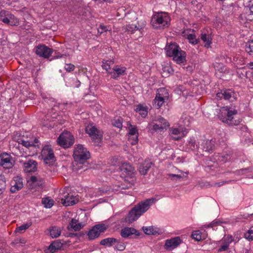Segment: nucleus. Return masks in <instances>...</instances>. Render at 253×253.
Listing matches in <instances>:
<instances>
[{"label":"nucleus","instance_id":"1","mask_svg":"<svg viewBox=\"0 0 253 253\" xmlns=\"http://www.w3.org/2000/svg\"><path fill=\"white\" fill-rule=\"evenodd\" d=\"M156 201L155 198H150L139 202L129 212L126 217V221L132 223L137 220L150 208Z\"/></svg>","mask_w":253,"mask_h":253},{"label":"nucleus","instance_id":"2","mask_svg":"<svg viewBox=\"0 0 253 253\" xmlns=\"http://www.w3.org/2000/svg\"><path fill=\"white\" fill-rule=\"evenodd\" d=\"M169 126V122L163 117L158 116L154 118L148 124V129L151 133L166 130Z\"/></svg>","mask_w":253,"mask_h":253},{"label":"nucleus","instance_id":"3","mask_svg":"<svg viewBox=\"0 0 253 253\" xmlns=\"http://www.w3.org/2000/svg\"><path fill=\"white\" fill-rule=\"evenodd\" d=\"M170 18L167 13L161 12L154 14L151 19V24L154 28H164L169 25Z\"/></svg>","mask_w":253,"mask_h":253},{"label":"nucleus","instance_id":"4","mask_svg":"<svg viewBox=\"0 0 253 253\" xmlns=\"http://www.w3.org/2000/svg\"><path fill=\"white\" fill-rule=\"evenodd\" d=\"M237 114V110L232 107L227 106L223 107L222 110V114L225 116V118H222V121L231 126H237L240 121L239 120H236L234 116Z\"/></svg>","mask_w":253,"mask_h":253},{"label":"nucleus","instance_id":"5","mask_svg":"<svg viewBox=\"0 0 253 253\" xmlns=\"http://www.w3.org/2000/svg\"><path fill=\"white\" fill-rule=\"evenodd\" d=\"M73 156L76 162L84 164L89 158L90 153L83 145L78 144L75 148Z\"/></svg>","mask_w":253,"mask_h":253},{"label":"nucleus","instance_id":"6","mask_svg":"<svg viewBox=\"0 0 253 253\" xmlns=\"http://www.w3.org/2000/svg\"><path fill=\"white\" fill-rule=\"evenodd\" d=\"M58 144L64 148L71 147L74 143V137L72 133L64 131L57 139Z\"/></svg>","mask_w":253,"mask_h":253},{"label":"nucleus","instance_id":"7","mask_svg":"<svg viewBox=\"0 0 253 253\" xmlns=\"http://www.w3.org/2000/svg\"><path fill=\"white\" fill-rule=\"evenodd\" d=\"M237 94L232 89H222L217 93L216 98L217 100L224 99L229 102H233L237 99Z\"/></svg>","mask_w":253,"mask_h":253},{"label":"nucleus","instance_id":"8","mask_svg":"<svg viewBox=\"0 0 253 253\" xmlns=\"http://www.w3.org/2000/svg\"><path fill=\"white\" fill-rule=\"evenodd\" d=\"M0 20L11 26H16L19 23L18 19L10 12L0 10Z\"/></svg>","mask_w":253,"mask_h":253},{"label":"nucleus","instance_id":"9","mask_svg":"<svg viewBox=\"0 0 253 253\" xmlns=\"http://www.w3.org/2000/svg\"><path fill=\"white\" fill-rule=\"evenodd\" d=\"M169 135L171 139L174 140H179L181 138L185 136L187 131L185 127L181 126L178 127L172 126L170 128Z\"/></svg>","mask_w":253,"mask_h":253},{"label":"nucleus","instance_id":"10","mask_svg":"<svg viewBox=\"0 0 253 253\" xmlns=\"http://www.w3.org/2000/svg\"><path fill=\"white\" fill-rule=\"evenodd\" d=\"M233 241L232 236L230 235H225L221 240L218 242L217 252L220 253L228 251L230 244Z\"/></svg>","mask_w":253,"mask_h":253},{"label":"nucleus","instance_id":"11","mask_svg":"<svg viewBox=\"0 0 253 253\" xmlns=\"http://www.w3.org/2000/svg\"><path fill=\"white\" fill-rule=\"evenodd\" d=\"M106 228L104 224H98L94 225L88 232V239L92 240L98 238L101 233L104 232Z\"/></svg>","mask_w":253,"mask_h":253},{"label":"nucleus","instance_id":"12","mask_svg":"<svg viewBox=\"0 0 253 253\" xmlns=\"http://www.w3.org/2000/svg\"><path fill=\"white\" fill-rule=\"evenodd\" d=\"M19 162L22 165L25 172H33L37 170V163L33 160L27 158L25 160L20 159Z\"/></svg>","mask_w":253,"mask_h":253},{"label":"nucleus","instance_id":"13","mask_svg":"<svg viewBox=\"0 0 253 253\" xmlns=\"http://www.w3.org/2000/svg\"><path fill=\"white\" fill-rule=\"evenodd\" d=\"M59 200L61 203L65 206H73L79 201V199L76 196L69 193H63L60 196Z\"/></svg>","mask_w":253,"mask_h":253},{"label":"nucleus","instance_id":"14","mask_svg":"<svg viewBox=\"0 0 253 253\" xmlns=\"http://www.w3.org/2000/svg\"><path fill=\"white\" fill-rule=\"evenodd\" d=\"M41 154L42 158L46 164H50L55 160L53 150L48 146H45L42 148Z\"/></svg>","mask_w":253,"mask_h":253},{"label":"nucleus","instance_id":"15","mask_svg":"<svg viewBox=\"0 0 253 253\" xmlns=\"http://www.w3.org/2000/svg\"><path fill=\"white\" fill-rule=\"evenodd\" d=\"M14 161L12 157L7 154L3 153L0 155V165L4 169H11L14 165Z\"/></svg>","mask_w":253,"mask_h":253},{"label":"nucleus","instance_id":"16","mask_svg":"<svg viewBox=\"0 0 253 253\" xmlns=\"http://www.w3.org/2000/svg\"><path fill=\"white\" fill-rule=\"evenodd\" d=\"M182 243L179 237H175L165 241L164 248L167 251H172L176 248Z\"/></svg>","mask_w":253,"mask_h":253},{"label":"nucleus","instance_id":"17","mask_svg":"<svg viewBox=\"0 0 253 253\" xmlns=\"http://www.w3.org/2000/svg\"><path fill=\"white\" fill-rule=\"evenodd\" d=\"M201 40L204 43V46L206 48H210L211 47L212 43V38L211 36V33L210 31L207 29H203L201 31V33L200 36Z\"/></svg>","mask_w":253,"mask_h":253},{"label":"nucleus","instance_id":"18","mask_svg":"<svg viewBox=\"0 0 253 253\" xmlns=\"http://www.w3.org/2000/svg\"><path fill=\"white\" fill-rule=\"evenodd\" d=\"M109 74L111 75L112 79L117 80L119 77L126 74V68L121 65H115L112 70L109 72Z\"/></svg>","mask_w":253,"mask_h":253},{"label":"nucleus","instance_id":"19","mask_svg":"<svg viewBox=\"0 0 253 253\" xmlns=\"http://www.w3.org/2000/svg\"><path fill=\"white\" fill-rule=\"evenodd\" d=\"M52 49L44 45H39L36 48V54L44 58H48L52 53Z\"/></svg>","mask_w":253,"mask_h":253},{"label":"nucleus","instance_id":"20","mask_svg":"<svg viewBox=\"0 0 253 253\" xmlns=\"http://www.w3.org/2000/svg\"><path fill=\"white\" fill-rule=\"evenodd\" d=\"M85 132L89 134V136L91 137L92 139L97 141H99L102 136L98 130L91 125H88L86 127Z\"/></svg>","mask_w":253,"mask_h":253},{"label":"nucleus","instance_id":"21","mask_svg":"<svg viewBox=\"0 0 253 253\" xmlns=\"http://www.w3.org/2000/svg\"><path fill=\"white\" fill-rule=\"evenodd\" d=\"M23 187L22 178L19 176L15 177L11 181L10 191L12 193H16Z\"/></svg>","mask_w":253,"mask_h":253},{"label":"nucleus","instance_id":"22","mask_svg":"<svg viewBox=\"0 0 253 253\" xmlns=\"http://www.w3.org/2000/svg\"><path fill=\"white\" fill-rule=\"evenodd\" d=\"M128 130V140L132 145H135L138 141V129L135 126L130 125Z\"/></svg>","mask_w":253,"mask_h":253},{"label":"nucleus","instance_id":"23","mask_svg":"<svg viewBox=\"0 0 253 253\" xmlns=\"http://www.w3.org/2000/svg\"><path fill=\"white\" fill-rule=\"evenodd\" d=\"M39 140L37 139L34 140V142H30L29 141H26L24 140H20L18 144L22 145V146H24L26 149H29L32 150L35 153L38 152V148H39Z\"/></svg>","mask_w":253,"mask_h":253},{"label":"nucleus","instance_id":"24","mask_svg":"<svg viewBox=\"0 0 253 253\" xmlns=\"http://www.w3.org/2000/svg\"><path fill=\"white\" fill-rule=\"evenodd\" d=\"M200 149L206 152H210L214 148V142L212 140L200 139Z\"/></svg>","mask_w":253,"mask_h":253},{"label":"nucleus","instance_id":"25","mask_svg":"<svg viewBox=\"0 0 253 253\" xmlns=\"http://www.w3.org/2000/svg\"><path fill=\"white\" fill-rule=\"evenodd\" d=\"M63 246L60 240L53 241L48 247L45 250V253H54L60 250Z\"/></svg>","mask_w":253,"mask_h":253},{"label":"nucleus","instance_id":"26","mask_svg":"<svg viewBox=\"0 0 253 253\" xmlns=\"http://www.w3.org/2000/svg\"><path fill=\"white\" fill-rule=\"evenodd\" d=\"M180 47L175 43H170L166 47V54L168 56L172 57L175 54L177 53Z\"/></svg>","mask_w":253,"mask_h":253},{"label":"nucleus","instance_id":"27","mask_svg":"<svg viewBox=\"0 0 253 253\" xmlns=\"http://www.w3.org/2000/svg\"><path fill=\"white\" fill-rule=\"evenodd\" d=\"M120 169L123 173L128 176H131L133 174V168L127 163H123L120 167Z\"/></svg>","mask_w":253,"mask_h":253},{"label":"nucleus","instance_id":"28","mask_svg":"<svg viewBox=\"0 0 253 253\" xmlns=\"http://www.w3.org/2000/svg\"><path fill=\"white\" fill-rule=\"evenodd\" d=\"M172 58L177 64L183 63L186 61V53L180 48L177 53L175 54Z\"/></svg>","mask_w":253,"mask_h":253},{"label":"nucleus","instance_id":"29","mask_svg":"<svg viewBox=\"0 0 253 253\" xmlns=\"http://www.w3.org/2000/svg\"><path fill=\"white\" fill-rule=\"evenodd\" d=\"M13 153L15 156L22 158L23 157L27 158V157L30 156V154H27V150L25 151L23 148L19 145V144H18L17 146L13 148Z\"/></svg>","mask_w":253,"mask_h":253},{"label":"nucleus","instance_id":"30","mask_svg":"<svg viewBox=\"0 0 253 253\" xmlns=\"http://www.w3.org/2000/svg\"><path fill=\"white\" fill-rule=\"evenodd\" d=\"M143 231L147 235H160L162 233L161 230L155 226H148V227H143Z\"/></svg>","mask_w":253,"mask_h":253},{"label":"nucleus","instance_id":"31","mask_svg":"<svg viewBox=\"0 0 253 253\" xmlns=\"http://www.w3.org/2000/svg\"><path fill=\"white\" fill-rule=\"evenodd\" d=\"M49 101H50L52 108L51 109L50 112L47 114V117H49V116H50L53 119L56 118L55 112L58 111L59 104H57L53 98H50L49 99Z\"/></svg>","mask_w":253,"mask_h":253},{"label":"nucleus","instance_id":"32","mask_svg":"<svg viewBox=\"0 0 253 253\" xmlns=\"http://www.w3.org/2000/svg\"><path fill=\"white\" fill-rule=\"evenodd\" d=\"M187 146L191 150H199L200 149V140L196 143V140L194 137H191L187 141Z\"/></svg>","mask_w":253,"mask_h":253},{"label":"nucleus","instance_id":"33","mask_svg":"<svg viewBox=\"0 0 253 253\" xmlns=\"http://www.w3.org/2000/svg\"><path fill=\"white\" fill-rule=\"evenodd\" d=\"M137 231L133 228L126 227L121 230V235L123 238H127L131 235L137 234Z\"/></svg>","mask_w":253,"mask_h":253},{"label":"nucleus","instance_id":"34","mask_svg":"<svg viewBox=\"0 0 253 253\" xmlns=\"http://www.w3.org/2000/svg\"><path fill=\"white\" fill-rule=\"evenodd\" d=\"M119 243V239L114 238H107L102 240L100 244L101 245L111 247Z\"/></svg>","mask_w":253,"mask_h":253},{"label":"nucleus","instance_id":"35","mask_svg":"<svg viewBox=\"0 0 253 253\" xmlns=\"http://www.w3.org/2000/svg\"><path fill=\"white\" fill-rule=\"evenodd\" d=\"M151 162H149V161H145L139 166L138 168L140 173L142 175L146 174L148 170L151 168Z\"/></svg>","mask_w":253,"mask_h":253},{"label":"nucleus","instance_id":"36","mask_svg":"<svg viewBox=\"0 0 253 253\" xmlns=\"http://www.w3.org/2000/svg\"><path fill=\"white\" fill-rule=\"evenodd\" d=\"M183 36L185 37L192 44H196L199 42V39H197L196 36L193 34L187 33L186 31L183 33Z\"/></svg>","mask_w":253,"mask_h":253},{"label":"nucleus","instance_id":"37","mask_svg":"<svg viewBox=\"0 0 253 253\" xmlns=\"http://www.w3.org/2000/svg\"><path fill=\"white\" fill-rule=\"evenodd\" d=\"M114 62L113 60H103L102 61V67L109 74V72L111 71L113 66H114Z\"/></svg>","mask_w":253,"mask_h":253},{"label":"nucleus","instance_id":"38","mask_svg":"<svg viewBox=\"0 0 253 253\" xmlns=\"http://www.w3.org/2000/svg\"><path fill=\"white\" fill-rule=\"evenodd\" d=\"M50 235L52 238L58 237L61 233V230L60 227L57 226H53L49 229Z\"/></svg>","mask_w":253,"mask_h":253},{"label":"nucleus","instance_id":"39","mask_svg":"<svg viewBox=\"0 0 253 253\" xmlns=\"http://www.w3.org/2000/svg\"><path fill=\"white\" fill-rule=\"evenodd\" d=\"M164 103V98L160 93H157L154 100V105L155 107L159 109Z\"/></svg>","mask_w":253,"mask_h":253},{"label":"nucleus","instance_id":"40","mask_svg":"<svg viewBox=\"0 0 253 253\" xmlns=\"http://www.w3.org/2000/svg\"><path fill=\"white\" fill-rule=\"evenodd\" d=\"M6 187V182L5 177L2 171L0 170V195L5 191Z\"/></svg>","mask_w":253,"mask_h":253},{"label":"nucleus","instance_id":"41","mask_svg":"<svg viewBox=\"0 0 253 253\" xmlns=\"http://www.w3.org/2000/svg\"><path fill=\"white\" fill-rule=\"evenodd\" d=\"M135 110L136 112L139 113L143 118H145L147 115L148 112L147 107L141 104H139L136 106Z\"/></svg>","mask_w":253,"mask_h":253},{"label":"nucleus","instance_id":"42","mask_svg":"<svg viewBox=\"0 0 253 253\" xmlns=\"http://www.w3.org/2000/svg\"><path fill=\"white\" fill-rule=\"evenodd\" d=\"M70 225L75 231H78L83 227V225L81 223H78V220L76 219H72Z\"/></svg>","mask_w":253,"mask_h":253},{"label":"nucleus","instance_id":"43","mask_svg":"<svg viewBox=\"0 0 253 253\" xmlns=\"http://www.w3.org/2000/svg\"><path fill=\"white\" fill-rule=\"evenodd\" d=\"M54 201L49 197L43 198L42 199V204L45 208H50L53 205Z\"/></svg>","mask_w":253,"mask_h":253},{"label":"nucleus","instance_id":"44","mask_svg":"<svg viewBox=\"0 0 253 253\" xmlns=\"http://www.w3.org/2000/svg\"><path fill=\"white\" fill-rule=\"evenodd\" d=\"M245 50L250 55L253 56V40L246 43Z\"/></svg>","mask_w":253,"mask_h":253},{"label":"nucleus","instance_id":"45","mask_svg":"<svg viewBox=\"0 0 253 253\" xmlns=\"http://www.w3.org/2000/svg\"><path fill=\"white\" fill-rule=\"evenodd\" d=\"M179 172H180V174H171V173H169L168 174V176L169 178H170L171 180H177V179H181L183 177L185 176L184 173L182 172L181 170H178ZM186 175H185V177Z\"/></svg>","mask_w":253,"mask_h":253},{"label":"nucleus","instance_id":"46","mask_svg":"<svg viewBox=\"0 0 253 253\" xmlns=\"http://www.w3.org/2000/svg\"><path fill=\"white\" fill-rule=\"evenodd\" d=\"M144 26H145L144 23L142 24V25L140 28H139V27H137L136 25L133 24H128V25H126V30L128 32L133 33L134 31H135L136 30H140V29H142V27H144Z\"/></svg>","mask_w":253,"mask_h":253},{"label":"nucleus","instance_id":"47","mask_svg":"<svg viewBox=\"0 0 253 253\" xmlns=\"http://www.w3.org/2000/svg\"><path fill=\"white\" fill-rule=\"evenodd\" d=\"M217 159H216L217 161H219L221 163H225L227 161H228L230 157L228 154H221L216 156Z\"/></svg>","mask_w":253,"mask_h":253},{"label":"nucleus","instance_id":"48","mask_svg":"<svg viewBox=\"0 0 253 253\" xmlns=\"http://www.w3.org/2000/svg\"><path fill=\"white\" fill-rule=\"evenodd\" d=\"M114 126L121 128L123 126V119L121 117L115 118L112 121Z\"/></svg>","mask_w":253,"mask_h":253},{"label":"nucleus","instance_id":"49","mask_svg":"<svg viewBox=\"0 0 253 253\" xmlns=\"http://www.w3.org/2000/svg\"><path fill=\"white\" fill-rule=\"evenodd\" d=\"M162 76H168L173 72V70L169 66H165L163 67Z\"/></svg>","mask_w":253,"mask_h":253},{"label":"nucleus","instance_id":"50","mask_svg":"<svg viewBox=\"0 0 253 253\" xmlns=\"http://www.w3.org/2000/svg\"><path fill=\"white\" fill-rule=\"evenodd\" d=\"M244 237L249 241L253 240V226L245 233Z\"/></svg>","mask_w":253,"mask_h":253},{"label":"nucleus","instance_id":"51","mask_svg":"<svg viewBox=\"0 0 253 253\" xmlns=\"http://www.w3.org/2000/svg\"><path fill=\"white\" fill-rule=\"evenodd\" d=\"M180 126H181L184 127L185 126H188L190 125V121L188 117H184L182 116V118L180 119Z\"/></svg>","mask_w":253,"mask_h":253},{"label":"nucleus","instance_id":"52","mask_svg":"<svg viewBox=\"0 0 253 253\" xmlns=\"http://www.w3.org/2000/svg\"><path fill=\"white\" fill-rule=\"evenodd\" d=\"M191 236L192 238L195 239L197 241H200L202 239L201 232L199 230L193 232Z\"/></svg>","mask_w":253,"mask_h":253},{"label":"nucleus","instance_id":"53","mask_svg":"<svg viewBox=\"0 0 253 253\" xmlns=\"http://www.w3.org/2000/svg\"><path fill=\"white\" fill-rule=\"evenodd\" d=\"M30 224H28V223L24 224L19 226L18 227H17L15 230V232L22 233V232L25 231L27 229H28L30 227Z\"/></svg>","mask_w":253,"mask_h":253},{"label":"nucleus","instance_id":"54","mask_svg":"<svg viewBox=\"0 0 253 253\" xmlns=\"http://www.w3.org/2000/svg\"><path fill=\"white\" fill-rule=\"evenodd\" d=\"M126 248V245L124 243L120 242V240L119 239V243H116L115 244V249L118 251H124Z\"/></svg>","mask_w":253,"mask_h":253},{"label":"nucleus","instance_id":"55","mask_svg":"<svg viewBox=\"0 0 253 253\" xmlns=\"http://www.w3.org/2000/svg\"><path fill=\"white\" fill-rule=\"evenodd\" d=\"M65 69L69 72L73 71L75 69V66L72 64H66L65 65Z\"/></svg>","mask_w":253,"mask_h":253},{"label":"nucleus","instance_id":"56","mask_svg":"<svg viewBox=\"0 0 253 253\" xmlns=\"http://www.w3.org/2000/svg\"><path fill=\"white\" fill-rule=\"evenodd\" d=\"M228 182H229V181H220L219 182H215V183H214L212 185H211V186L220 187V186H221L226 183H228Z\"/></svg>","mask_w":253,"mask_h":253},{"label":"nucleus","instance_id":"57","mask_svg":"<svg viewBox=\"0 0 253 253\" xmlns=\"http://www.w3.org/2000/svg\"><path fill=\"white\" fill-rule=\"evenodd\" d=\"M108 31L107 27L104 25H100L98 29V32L100 34H102L104 32Z\"/></svg>","mask_w":253,"mask_h":253},{"label":"nucleus","instance_id":"58","mask_svg":"<svg viewBox=\"0 0 253 253\" xmlns=\"http://www.w3.org/2000/svg\"><path fill=\"white\" fill-rule=\"evenodd\" d=\"M221 222L218 221H213L211 223H210L209 225V227H213L216 225H220Z\"/></svg>","mask_w":253,"mask_h":253},{"label":"nucleus","instance_id":"59","mask_svg":"<svg viewBox=\"0 0 253 253\" xmlns=\"http://www.w3.org/2000/svg\"><path fill=\"white\" fill-rule=\"evenodd\" d=\"M249 169H240L238 171V173L239 174H243V173H246V172L249 171Z\"/></svg>","mask_w":253,"mask_h":253},{"label":"nucleus","instance_id":"60","mask_svg":"<svg viewBox=\"0 0 253 253\" xmlns=\"http://www.w3.org/2000/svg\"><path fill=\"white\" fill-rule=\"evenodd\" d=\"M66 56H67L66 54H58L57 55L54 56L53 58L54 59H57V58H59L65 57Z\"/></svg>","mask_w":253,"mask_h":253},{"label":"nucleus","instance_id":"61","mask_svg":"<svg viewBox=\"0 0 253 253\" xmlns=\"http://www.w3.org/2000/svg\"><path fill=\"white\" fill-rule=\"evenodd\" d=\"M37 177L35 176H32L31 177L30 180L33 183H35L37 181Z\"/></svg>","mask_w":253,"mask_h":253},{"label":"nucleus","instance_id":"62","mask_svg":"<svg viewBox=\"0 0 253 253\" xmlns=\"http://www.w3.org/2000/svg\"><path fill=\"white\" fill-rule=\"evenodd\" d=\"M130 186V184L129 185V186L125 187L123 185H122L121 186H120V189H125L126 188H128Z\"/></svg>","mask_w":253,"mask_h":253},{"label":"nucleus","instance_id":"63","mask_svg":"<svg viewBox=\"0 0 253 253\" xmlns=\"http://www.w3.org/2000/svg\"><path fill=\"white\" fill-rule=\"evenodd\" d=\"M248 66L251 68L253 69V62H251L248 63Z\"/></svg>","mask_w":253,"mask_h":253},{"label":"nucleus","instance_id":"64","mask_svg":"<svg viewBox=\"0 0 253 253\" xmlns=\"http://www.w3.org/2000/svg\"><path fill=\"white\" fill-rule=\"evenodd\" d=\"M250 12H253V4L252 6L250 7Z\"/></svg>","mask_w":253,"mask_h":253}]
</instances>
